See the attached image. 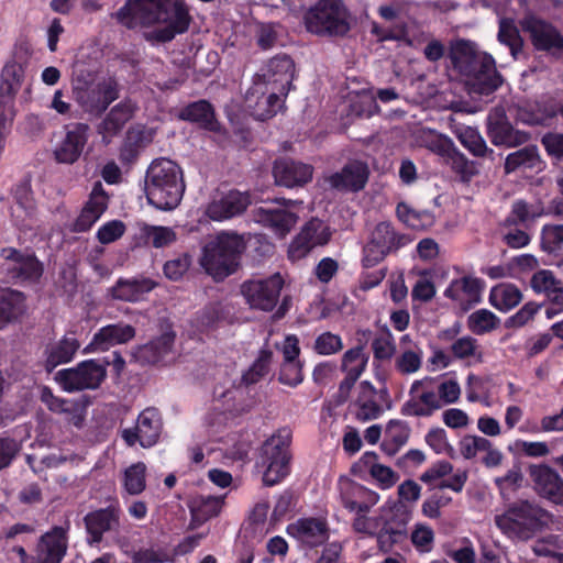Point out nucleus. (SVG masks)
<instances>
[{"label":"nucleus","mask_w":563,"mask_h":563,"mask_svg":"<svg viewBox=\"0 0 563 563\" xmlns=\"http://www.w3.org/2000/svg\"><path fill=\"white\" fill-rule=\"evenodd\" d=\"M451 501L452 498L449 495L442 490H437L423 501L422 514L428 518L437 519L441 515V508L446 507Z\"/></svg>","instance_id":"61"},{"label":"nucleus","mask_w":563,"mask_h":563,"mask_svg":"<svg viewBox=\"0 0 563 563\" xmlns=\"http://www.w3.org/2000/svg\"><path fill=\"white\" fill-rule=\"evenodd\" d=\"M284 279L274 274L263 279L245 280L241 285V294L252 309L272 311L279 299Z\"/></svg>","instance_id":"9"},{"label":"nucleus","mask_w":563,"mask_h":563,"mask_svg":"<svg viewBox=\"0 0 563 563\" xmlns=\"http://www.w3.org/2000/svg\"><path fill=\"white\" fill-rule=\"evenodd\" d=\"M540 247L548 254L559 255L563 249V224L547 223L542 225Z\"/></svg>","instance_id":"47"},{"label":"nucleus","mask_w":563,"mask_h":563,"mask_svg":"<svg viewBox=\"0 0 563 563\" xmlns=\"http://www.w3.org/2000/svg\"><path fill=\"white\" fill-rule=\"evenodd\" d=\"M252 214L255 222L269 229L279 238L287 235L298 220L295 213L275 207H257Z\"/></svg>","instance_id":"25"},{"label":"nucleus","mask_w":563,"mask_h":563,"mask_svg":"<svg viewBox=\"0 0 563 563\" xmlns=\"http://www.w3.org/2000/svg\"><path fill=\"white\" fill-rule=\"evenodd\" d=\"M244 249L240 235L222 232L203 245L199 263L213 279L222 280L236 272Z\"/></svg>","instance_id":"5"},{"label":"nucleus","mask_w":563,"mask_h":563,"mask_svg":"<svg viewBox=\"0 0 563 563\" xmlns=\"http://www.w3.org/2000/svg\"><path fill=\"white\" fill-rule=\"evenodd\" d=\"M495 526L512 541H528L551 522V515L538 503L517 500L494 516Z\"/></svg>","instance_id":"3"},{"label":"nucleus","mask_w":563,"mask_h":563,"mask_svg":"<svg viewBox=\"0 0 563 563\" xmlns=\"http://www.w3.org/2000/svg\"><path fill=\"white\" fill-rule=\"evenodd\" d=\"M121 515L122 511L118 503L88 512L84 518L88 544L96 547L102 542L104 533L119 532Z\"/></svg>","instance_id":"13"},{"label":"nucleus","mask_w":563,"mask_h":563,"mask_svg":"<svg viewBox=\"0 0 563 563\" xmlns=\"http://www.w3.org/2000/svg\"><path fill=\"white\" fill-rule=\"evenodd\" d=\"M410 540L419 552L428 553L433 548L434 532L431 527L418 523L411 531Z\"/></svg>","instance_id":"58"},{"label":"nucleus","mask_w":563,"mask_h":563,"mask_svg":"<svg viewBox=\"0 0 563 563\" xmlns=\"http://www.w3.org/2000/svg\"><path fill=\"white\" fill-rule=\"evenodd\" d=\"M368 178V168L366 164L360 161L347 163L341 172L332 174L328 181L330 186L338 190H361Z\"/></svg>","instance_id":"30"},{"label":"nucleus","mask_w":563,"mask_h":563,"mask_svg":"<svg viewBox=\"0 0 563 563\" xmlns=\"http://www.w3.org/2000/svg\"><path fill=\"white\" fill-rule=\"evenodd\" d=\"M289 443L288 430H280L265 441L262 446L261 465L265 468L263 483L274 486L289 473Z\"/></svg>","instance_id":"7"},{"label":"nucleus","mask_w":563,"mask_h":563,"mask_svg":"<svg viewBox=\"0 0 563 563\" xmlns=\"http://www.w3.org/2000/svg\"><path fill=\"white\" fill-rule=\"evenodd\" d=\"M313 168L311 165L282 158L275 162L273 174L278 185L292 188L302 186L311 180Z\"/></svg>","instance_id":"28"},{"label":"nucleus","mask_w":563,"mask_h":563,"mask_svg":"<svg viewBox=\"0 0 563 563\" xmlns=\"http://www.w3.org/2000/svg\"><path fill=\"white\" fill-rule=\"evenodd\" d=\"M349 489L350 496L343 497V505L350 511L366 514L379 500L378 494L362 485L350 484Z\"/></svg>","instance_id":"39"},{"label":"nucleus","mask_w":563,"mask_h":563,"mask_svg":"<svg viewBox=\"0 0 563 563\" xmlns=\"http://www.w3.org/2000/svg\"><path fill=\"white\" fill-rule=\"evenodd\" d=\"M537 493L558 505H563V478L548 465H533L529 470Z\"/></svg>","instance_id":"22"},{"label":"nucleus","mask_w":563,"mask_h":563,"mask_svg":"<svg viewBox=\"0 0 563 563\" xmlns=\"http://www.w3.org/2000/svg\"><path fill=\"white\" fill-rule=\"evenodd\" d=\"M88 402L85 399H64L54 413L65 415L66 419L76 427H80L85 419Z\"/></svg>","instance_id":"55"},{"label":"nucleus","mask_w":563,"mask_h":563,"mask_svg":"<svg viewBox=\"0 0 563 563\" xmlns=\"http://www.w3.org/2000/svg\"><path fill=\"white\" fill-rule=\"evenodd\" d=\"M156 284L148 278L119 279L111 288L114 299L136 302L155 288Z\"/></svg>","instance_id":"33"},{"label":"nucleus","mask_w":563,"mask_h":563,"mask_svg":"<svg viewBox=\"0 0 563 563\" xmlns=\"http://www.w3.org/2000/svg\"><path fill=\"white\" fill-rule=\"evenodd\" d=\"M424 145L429 151L441 156L444 161L451 155L456 157V147L453 141L445 135L430 133L424 141Z\"/></svg>","instance_id":"57"},{"label":"nucleus","mask_w":563,"mask_h":563,"mask_svg":"<svg viewBox=\"0 0 563 563\" xmlns=\"http://www.w3.org/2000/svg\"><path fill=\"white\" fill-rule=\"evenodd\" d=\"M305 23L316 34L343 35L350 30L347 10L341 0H320L305 14Z\"/></svg>","instance_id":"6"},{"label":"nucleus","mask_w":563,"mask_h":563,"mask_svg":"<svg viewBox=\"0 0 563 563\" xmlns=\"http://www.w3.org/2000/svg\"><path fill=\"white\" fill-rule=\"evenodd\" d=\"M67 541L65 530L55 527L42 536L38 544L40 563H60L66 554Z\"/></svg>","instance_id":"32"},{"label":"nucleus","mask_w":563,"mask_h":563,"mask_svg":"<svg viewBox=\"0 0 563 563\" xmlns=\"http://www.w3.org/2000/svg\"><path fill=\"white\" fill-rule=\"evenodd\" d=\"M485 449H488V439L484 437L466 434L459 442V451L466 460L476 457Z\"/></svg>","instance_id":"59"},{"label":"nucleus","mask_w":563,"mask_h":563,"mask_svg":"<svg viewBox=\"0 0 563 563\" xmlns=\"http://www.w3.org/2000/svg\"><path fill=\"white\" fill-rule=\"evenodd\" d=\"M106 366L95 360L84 361L75 367L56 373L55 380L67 393L96 389L106 377Z\"/></svg>","instance_id":"8"},{"label":"nucleus","mask_w":563,"mask_h":563,"mask_svg":"<svg viewBox=\"0 0 563 563\" xmlns=\"http://www.w3.org/2000/svg\"><path fill=\"white\" fill-rule=\"evenodd\" d=\"M10 216L13 224L21 230H31L36 225L38 213L29 183H21L14 187Z\"/></svg>","instance_id":"16"},{"label":"nucleus","mask_w":563,"mask_h":563,"mask_svg":"<svg viewBox=\"0 0 563 563\" xmlns=\"http://www.w3.org/2000/svg\"><path fill=\"white\" fill-rule=\"evenodd\" d=\"M374 357L379 361H389L396 354V342L389 329H384L372 341Z\"/></svg>","instance_id":"54"},{"label":"nucleus","mask_w":563,"mask_h":563,"mask_svg":"<svg viewBox=\"0 0 563 563\" xmlns=\"http://www.w3.org/2000/svg\"><path fill=\"white\" fill-rule=\"evenodd\" d=\"M449 58L453 69L465 79L472 93L487 96L503 84L494 58L470 40L452 42Z\"/></svg>","instance_id":"2"},{"label":"nucleus","mask_w":563,"mask_h":563,"mask_svg":"<svg viewBox=\"0 0 563 563\" xmlns=\"http://www.w3.org/2000/svg\"><path fill=\"white\" fill-rule=\"evenodd\" d=\"M287 533L308 547H317L329 538L327 522L318 518L299 519L287 527Z\"/></svg>","instance_id":"29"},{"label":"nucleus","mask_w":563,"mask_h":563,"mask_svg":"<svg viewBox=\"0 0 563 563\" xmlns=\"http://www.w3.org/2000/svg\"><path fill=\"white\" fill-rule=\"evenodd\" d=\"M141 234L147 244L156 249L168 246L176 241V233L168 227L143 224Z\"/></svg>","instance_id":"51"},{"label":"nucleus","mask_w":563,"mask_h":563,"mask_svg":"<svg viewBox=\"0 0 563 563\" xmlns=\"http://www.w3.org/2000/svg\"><path fill=\"white\" fill-rule=\"evenodd\" d=\"M88 134L87 124L76 123L67 126L64 137L54 147L55 159L60 164L77 162L87 144Z\"/></svg>","instance_id":"19"},{"label":"nucleus","mask_w":563,"mask_h":563,"mask_svg":"<svg viewBox=\"0 0 563 563\" xmlns=\"http://www.w3.org/2000/svg\"><path fill=\"white\" fill-rule=\"evenodd\" d=\"M285 96L275 89L264 87L261 82H254L246 92L245 102L252 115L264 121L274 117L282 109Z\"/></svg>","instance_id":"18"},{"label":"nucleus","mask_w":563,"mask_h":563,"mask_svg":"<svg viewBox=\"0 0 563 563\" xmlns=\"http://www.w3.org/2000/svg\"><path fill=\"white\" fill-rule=\"evenodd\" d=\"M108 208V196L101 183H96L88 201L82 207L79 216L73 223L75 232L88 231L103 214Z\"/></svg>","instance_id":"26"},{"label":"nucleus","mask_w":563,"mask_h":563,"mask_svg":"<svg viewBox=\"0 0 563 563\" xmlns=\"http://www.w3.org/2000/svg\"><path fill=\"white\" fill-rule=\"evenodd\" d=\"M442 408L435 389V378L423 377L412 382L409 397L402 405L401 412L410 417H430Z\"/></svg>","instance_id":"10"},{"label":"nucleus","mask_w":563,"mask_h":563,"mask_svg":"<svg viewBox=\"0 0 563 563\" xmlns=\"http://www.w3.org/2000/svg\"><path fill=\"white\" fill-rule=\"evenodd\" d=\"M487 133L493 144L515 147L526 143L529 134L512 128L504 108H494L487 117Z\"/></svg>","instance_id":"17"},{"label":"nucleus","mask_w":563,"mask_h":563,"mask_svg":"<svg viewBox=\"0 0 563 563\" xmlns=\"http://www.w3.org/2000/svg\"><path fill=\"white\" fill-rule=\"evenodd\" d=\"M548 214L542 203H529L526 200L518 199L511 205L509 214L504 219L507 225H527L529 222Z\"/></svg>","instance_id":"37"},{"label":"nucleus","mask_w":563,"mask_h":563,"mask_svg":"<svg viewBox=\"0 0 563 563\" xmlns=\"http://www.w3.org/2000/svg\"><path fill=\"white\" fill-rule=\"evenodd\" d=\"M522 300L520 289L508 283L494 286L489 292V302L501 312H507L518 306Z\"/></svg>","instance_id":"38"},{"label":"nucleus","mask_w":563,"mask_h":563,"mask_svg":"<svg viewBox=\"0 0 563 563\" xmlns=\"http://www.w3.org/2000/svg\"><path fill=\"white\" fill-rule=\"evenodd\" d=\"M423 351L417 344L402 349L398 355L395 356L394 367L400 375H412L420 371L422 367Z\"/></svg>","instance_id":"42"},{"label":"nucleus","mask_w":563,"mask_h":563,"mask_svg":"<svg viewBox=\"0 0 563 563\" xmlns=\"http://www.w3.org/2000/svg\"><path fill=\"white\" fill-rule=\"evenodd\" d=\"M24 69L18 62H9L4 65L1 74L0 98L13 102V96L21 87Z\"/></svg>","instance_id":"41"},{"label":"nucleus","mask_w":563,"mask_h":563,"mask_svg":"<svg viewBox=\"0 0 563 563\" xmlns=\"http://www.w3.org/2000/svg\"><path fill=\"white\" fill-rule=\"evenodd\" d=\"M24 296L14 290H4L0 295V328L24 311Z\"/></svg>","instance_id":"43"},{"label":"nucleus","mask_w":563,"mask_h":563,"mask_svg":"<svg viewBox=\"0 0 563 563\" xmlns=\"http://www.w3.org/2000/svg\"><path fill=\"white\" fill-rule=\"evenodd\" d=\"M455 135L473 155L484 156L487 153L486 142L475 129L461 126L455 130Z\"/></svg>","instance_id":"53"},{"label":"nucleus","mask_w":563,"mask_h":563,"mask_svg":"<svg viewBox=\"0 0 563 563\" xmlns=\"http://www.w3.org/2000/svg\"><path fill=\"white\" fill-rule=\"evenodd\" d=\"M426 442L438 454H450L453 451L446 432L442 428L431 429L426 435Z\"/></svg>","instance_id":"64"},{"label":"nucleus","mask_w":563,"mask_h":563,"mask_svg":"<svg viewBox=\"0 0 563 563\" xmlns=\"http://www.w3.org/2000/svg\"><path fill=\"white\" fill-rule=\"evenodd\" d=\"M499 235L501 242L510 249L519 250L531 243V235L518 225H507L503 220L499 224Z\"/></svg>","instance_id":"52"},{"label":"nucleus","mask_w":563,"mask_h":563,"mask_svg":"<svg viewBox=\"0 0 563 563\" xmlns=\"http://www.w3.org/2000/svg\"><path fill=\"white\" fill-rule=\"evenodd\" d=\"M482 285L477 278L462 277L455 279L445 290V296L459 303L463 310H468L481 300Z\"/></svg>","instance_id":"31"},{"label":"nucleus","mask_w":563,"mask_h":563,"mask_svg":"<svg viewBox=\"0 0 563 563\" xmlns=\"http://www.w3.org/2000/svg\"><path fill=\"white\" fill-rule=\"evenodd\" d=\"M113 16L128 29L163 24L145 34L148 41L163 43L186 32L190 23L186 5L177 0H129Z\"/></svg>","instance_id":"1"},{"label":"nucleus","mask_w":563,"mask_h":563,"mask_svg":"<svg viewBox=\"0 0 563 563\" xmlns=\"http://www.w3.org/2000/svg\"><path fill=\"white\" fill-rule=\"evenodd\" d=\"M78 102L89 112H102L119 97L118 84L112 78H106L89 85L74 87Z\"/></svg>","instance_id":"12"},{"label":"nucleus","mask_w":563,"mask_h":563,"mask_svg":"<svg viewBox=\"0 0 563 563\" xmlns=\"http://www.w3.org/2000/svg\"><path fill=\"white\" fill-rule=\"evenodd\" d=\"M231 309L228 305L213 302L206 306L197 314L196 321L198 327L203 330L217 328L221 322L225 321L230 316Z\"/></svg>","instance_id":"45"},{"label":"nucleus","mask_w":563,"mask_h":563,"mask_svg":"<svg viewBox=\"0 0 563 563\" xmlns=\"http://www.w3.org/2000/svg\"><path fill=\"white\" fill-rule=\"evenodd\" d=\"M410 429L405 421L391 420L388 422L385 431V438L396 448L404 445L409 438Z\"/></svg>","instance_id":"63"},{"label":"nucleus","mask_w":563,"mask_h":563,"mask_svg":"<svg viewBox=\"0 0 563 563\" xmlns=\"http://www.w3.org/2000/svg\"><path fill=\"white\" fill-rule=\"evenodd\" d=\"M223 496L199 495L191 501V514L195 520L206 521L216 517L223 506Z\"/></svg>","instance_id":"44"},{"label":"nucleus","mask_w":563,"mask_h":563,"mask_svg":"<svg viewBox=\"0 0 563 563\" xmlns=\"http://www.w3.org/2000/svg\"><path fill=\"white\" fill-rule=\"evenodd\" d=\"M367 362L368 356L364 352L363 347L355 346L343 354L341 369L346 376L358 379L365 371Z\"/></svg>","instance_id":"49"},{"label":"nucleus","mask_w":563,"mask_h":563,"mask_svg":"<svg viewBox=\"0 0 563 563\" xmlns=\"http://www.w3.org/2000/svg\"><path fill=\"white\" fill-rule=\"evenodd\" d=\"M331 235V230L327 223L319 219H311L290 243L288 257L294 262L306 257L312 249L325 245Z\"/></svg>","instance_id":"14"},{"label":"nucleus","mask_w":563,"mask_h":563,"mask_svg":"<svg viewBox=\"0 0 563 563\" xmlns=\"http://www.w3.org/2000/svg\"><path fill=\"white\" fill-rule=\"evenodd\" d=\"M295 65L287 55H278L271 58L260 70L257 80L264 87L275 89L282 95H287L294 79Z\"/></svg>","instance_id":"15"},{"label":"nucleus","mask_w":563,"mask_h":563,"mask_svg":"<svg viewBox=\"0 0 563 563\" xmlns=\"http://www.w3.org/2000/svg\"><path fill=\"white\" fill-rule=\"evenodd\" d=\"M179 118L196 123L200 128L211 132H219L221 129L220 123L214 118L212 106L206 100H199L188 104L181 109Z\"/></svg>","instance_id":"36"},{"label":"nucleus","mask_w":563,"mask_h":563,"mask_svg":"<svg viewBox=\"0 0 563 563\" xmlns=\"http://www.w3.org/2000/svg\"><path fill=\"white\" fill-rule=\"evenodd\" d=\"M135 336V329L130 324L115 323L102 327L95 333L85 352H103L117 344H124Z\"/></svg>","instance_id":"27"},{"label":"nucleus","mask_w":563,"mask_h":563,"mask_svg":"<svg viewBox=\"0 0 563 563\" xmlns=\"http://www.w3.org/2000/svg\"><path fill=\"white\" fill-rule=\"evenodd\" d=\"M343 347L342 339L331 332L321 333L314 341V351L320 355H331Z\"/></svg>","instance_id":"62"},{"label":"nucleus","mask_w":563,"mask_h":563,"mask_svg":"<svg viewBox=\"0 0 563 563\" xmlns=\"http://www.w3.org/2000/svg\"><path fill=\"white\" fill-rule=\"evenodd\" d=\"M498 325V317L488 309H478L472 312L467 318L468 330L477 335L492 332Z\"/></svg>","instance_id":"50"},{"label":"nucleus","mask_w":563,"mask_h":563,"mask_svg":"<svg viewBox=\"0 0 563 563\" xmlns=\"http://www.w3.org/2000/svg\"><path fill=\"white\" fill-rule=\"evenodd\" d=\"M543 161L539 154L538 147L529 145L507 155L504 164L506 174H512L519 170H541Z\"/></svg>","instance_id":"35"},{"label":"nucleus","mask_w":563,"mask_h":563,"mask_svg":"<svg viewBox=\"0 0 563 563\" xmlns=\"http://www.w3.org/2000/svg\"><path fill=\"white\" fill-rule=\"evenodd\" d=\"M80 344L74 333L65 334L58 342L46 349L45 368L51 372L56 366L70 362Z\"/></svg>","instance_id":"34"},{"label":"nucleus","mask_w":563,"mask_h":563,"mask_svg":"<svg viewBox=\"0 0 563 563\" xmlns=\"http://www.w3.org/2000/svg\"><path fill=\"white\" fill-rule=\"evenodd\" d=\"M185 181L181 168L168 158L152 162L146 173L145 192L148 202L159 210H173L181 201Z\"/></svg>","instance_id":"4"},{"label":"nucleus","mask_w":563,"mask_h":563,"mask_svg":"<svg viewBox=\"0 0 563 563\" xmlns=\"http://www.w3.org/2000/svg\"><path fill=\"white\" fill-rule=\"evenodd\" d=\"M450 352L454 358L466 361L468 364L482 363L484 357L483 346L477 339L468 334L454 340L450 346Z\"/></svg>","instance_id":"40"},{"label":"nucleus","mask_w":563,"mask_h":563,"mask_svg":"<svg viewBox=\"0 0 563 563\" xmlns=\"http://www.w3.org/2000/svg\"><path fill=\"white\" fill-rule=\"evenodd\" d=\"M251 199L247 192L230 190L216 196L207 207V216L214 221H222L241 214Z\"/></svg>","instance_id":"21"},{"label":"nucleus","mask_w":563,"mask_h":563,"mask_svg":"<svg viewBox=\"0 0 563 563\" xmlns=\"http://www.w3.org/2000/svg\"><path fill=\"white\" fill-rule=\"evenodd\" d=\"M162 427V417L158 410L146 408L139 415L134 427L122 430L121 437L129 446L139 443L142 448L147 449L157 443Z\"/></svg>","instance_id":"11"},{"label":"nucleus","mask_w":563,"mask_h":563,"mask_svg":"<svg viewBox=\"0 0 563 563\" xmlns=\"http://www.w3.org/2000/svg\"><path fill=\"white\" fill-rule=\"evenodd\" d=\"M522 29L530 34L537 49L559 51L563 48V37L550 23L536 16H527L521 23Z\"/></svg>","instance_id":"24"},{"label":"nucleus","mask_w":563,"mask_h":563,"mask_svg":"<svg viewBox=\"0 0 563 563\" xmlns=\"http://www.w3.org/2000/svg\"><path fill=\"white\" fill-rule=\"evenodd\" d=\"M369 241L391 252L405 245L408 239L404 235H397L390 223L380 222L371 232Z\"/></svg>","instance_id":"46"},{"label":"nucleus","mask_w":563,"mask_h":563,"mask_svg":"<svg viewBox=\"0 0 563 563\" xmlns=\"http://www.w3.org/2000/svg\"><path fill=\"white\" fill-rule=\"evenodd\" d=\"M563 283L555 278L554 274L549 269H541L531 277L530 285L534 292L549 296Z\"/></svg>","instance_id":"56"},{"label":"nucleus","mask_w":563,"mask_h":563,"mask_svg":"<svg viewBox=\"0 0 563 563\" xmlns=\"http://www.w3.org/2000/svg\"><path fill=\"white\" fill-rule=\"evenodd\" d=\"M122 483L125 493L131 496L140 495L146 487V465L137 462L126 467Z\"/></svg>","instance_id":"48"},{"label":"nucleus","mask_w":563,"mask_h":563,"mask_svg":"<svg viewBox=\"0 0 563 563\" xmlns=\"http://www.w3.org/2000/svg\"><path fill=\"white\" fill-rule=\"evenodd\" d=\"M387 397L386 390H377L369 382H362L358 395L353 404L356 420L366 422L377 419L384 411L382 401Z\"/></svg>","instance_id":"23"},{"label":"nucleus","mask_w":563,"mask_h":563,"mask_svg":"<svg viewBox=\"0 0 563 563\" xmlns=\"http://www.w3.org/2000/svg\"><path fill=\"white\" fill-rule=\"evenodd\" d=\"M498 38L509 46L512 56L521 49V38L517 27L510 21L501 20L499 24Z\"/></svg>","instance_id":"60"},{"label":"nucleus","mask_w":563,"mask_h":563,"mask_svg":"<svg viewBox=\"0 0 563 563\" xmlns=\"http://www.w3.org/2000/svg\"><path fill=\"white\" fill-rule=\"evenodd\" d=\"M2 266L11 279L35 280L42 274L40 262L29 253H21L12 247H7L0 254Z\"/></svg>","instance_id":"20"}]
</instances>
